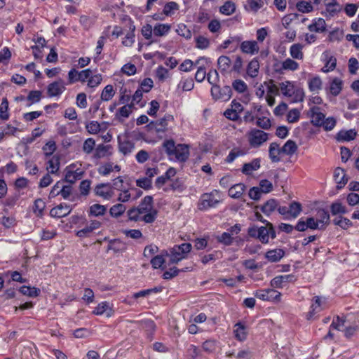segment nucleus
I'll use <instances>...</instances> for the list:
<instances>
[{
  "instance_id": "obj_30",
  "label": "nucleus",
  "mask_w": 359,
  "mask_h": 359,
  "mask_svg": "<svg viewBox=\"0 0 359 359\" xmlns=\"http://www.w3.org/2000/svg\"><path fill=\"white\" fill-rule=\"evenodd\" d=\"M260 168V159L255 158L251 162L245 163L242 168V172L246 175H250L253 171L257 170Z\"/></svg>"
},
{
  "instance_id": "obj_55",
  "label": "nucleus",
  "mask_w": 359,
  "mask_h": 359,
  "mask_svg": "<svg viewBox=\"0 0 359 359\" xmlns=\"http://www.w3.org/2000/svg\"><path fill=\"white\" fill-rule=\"evenodd\" d=\"M8 118V101L7 98L4 97L2 99V102L0 104V119L6 121Z\"/></svg>"
},
{
  "instance_id": "obj_12",
  "label": "nucleus",
  "mask_w": 359,
  "mask_h": 359,
  "mask_svg": "<svg viewBox=\"0 0 359 359\" xmlns=\"http://www.w3.org/2000/svg\"><path fill=\"white\" fill-rule=\"evenodd\" d=\"M270 236L271 238L276 237V233L271 223L267 222L266 226L259 227L257 238H259L262 243H267Z\"/></svg>"
},
{
  "instance_id": "obj_40",
  "label": "nucleus",
  "mask_w": 359,
  "mask_h": 359,
  "mask_svg": "<svg viewBox=\"0 0 359 359\" xmlns=\"http://www.w3.org/2000/svg\"><path fill=\"white\" fill-rule=\"evenodd\" d=\"M245 189L244 184H234L229 189V196L233 198H239L243 195Z\"/></svg>"
},
{
  "instance_id": "obj_7",
  "label": "nucleus",
  "mask_w": 359,
  "mask_h": 359,
  "mask_svg": "<svg viewBox=\"0 0 359 359\" xmlns=\"http://www.w3.org/2000/svg\"><path fill=\"white\" fill-rule=\"evenodd\" d=\"M210 60L205 57H198L195 61V66L198 67V69L195 74V79L197 82H202L207 77L206 69L209 67Z\"/></svg>"
},
{
  "instance_id": "obj_22",
  "label": "nucleus",
  "mask_w": 359,
  "mask_h": 359,
  "mask_svg": "<svg viewBox=\"0 0 359 359\" xmlns=\"http://www.w3.org/2000/svg\"><path fill=\"white\" fill-rule=\"evenodd\" d=\"M310 116L311 118L312 124L316 126H321L325 118V114L320 111V109L318 107H313L311 108Z\"/></svg>"
},
{
  "instance_id": "obj_43",
  "label": "nucleus",
  "mask_w": 359,
  "mask_h": 359,
  "mask_svg": "<svg viewBox=\"0 0 359 359\" xmlns=\"http://www.w3.org/2000/svg\"><path fill=\"white\" fill-rule=\"evenodd\" d=\"M303 46L300 43H294L290 48V55L295 60H303Z\"/></svg>"
},
{
  "instance_id": "obj_38",
  "label": "nucleus",
  "mask_w": 359,
  "mask_h": 359,
  "mask_svg": "<svg viewBox=\"0 0 359 359\" xmlns=\"http://www.w3.org/2000/svg\"><path fill=\"white\" fill-rule=\"evenodd\" d=\"M287 208L290 219L297 218L302 211V204L297 201H292L290 203Z\"/></svg>"
},
{
  "instance_id": "obj_63",
  "label": "nucleus",
  "mask_w": 359,
  "mask_h": 359,
  "mask_svg": "<svg viewBox=\"0 0 359 359\" xmlns=\"http://www.w3.org/2000/svg\"><path fill=\"white\" fill-rule=\"evenodd\" d=\"M102 81V76L100 74L90 75L88 80V86L91 88L97 87Z\"/></svg>"
},
{
  "instance_id": "obj_46",
  "label": "nucleus",
  "mask_w": 359,
  "mask_h": 359,
  "mask_svg": "<svg viewBox=\"0 0 359 359\" xmlns=\"http://www.w3.org/2000/svg\"><path fill=\"white\" fill-rule=\"evenodd\" d=\"M322 300L319 297L313 298V302L311 306V311L307 314V318L310 320L316 313L321 310Z\"/></svg>"
},
{
  "instance_id": "obj_52",
  "label": "nucleus",
  "mask_w": 359,
  "mask_h": 359,
  "mask_svg": "<svg viewBox=\"0 0 359 359\" xmlns=\"http://www.w3.org/2000/svg\"><path fill=\"white\" fill-rule=\"evenodd\" d=\"M46 208V203L41 198L35 200L33 205V212L37 217H41L43 214V210Z\"/></svg>"
},
{
  "instance_id": "obj_23",
  "label": "nucleus",
  "mask_w": 359,
  "mask_h": 359,
  "mask_svg": "<svg viewBox=\"0 0 359 359\" xmlns=\"http://www.w3.org/2000/svg\"><path fill=\"white\" fill-rule=\"evenodd\" d=\"M133 104H126L119 108L116 114L115 118L119 121L123 123L126 118H128L133 111Z\"/></svg>"
},
{
  "instance_id": "obj_16",
  "label": "nucleus",
  "mask_w": 359,
  "mask_h": 359,
  "mask_svg": "<svg viewBox=\"0 0 359 359\" xmlns=\"http://www.w3.org/2000/svg\"><path fill=\"white\" fill-rule=\"evenodd\" d=\"M65 90V83L62 79L50 83L47 88V93L49 97H55L61 95Z\"/></svg>"
},
{
  "instance_id": "obj_39",
  "label": "nucleus",
  "mask_w": 359,
  "mask_h": 359,
  "mask_svg": "<svg viewBox=\"0 0 359 359\" xmlns=\"http://www.w3.org/2000/svg\"><path fill=\"white\" fill-rule=\"evenodd\" d=\"M285 252L282 249L269 250L266 253V258L271 262H277L284 256Z\"/></svg>"
},
{
  "instance_id": "obj_3",
  "label": "nucleus",
  "mask_w": 359,
  "mask_h": 359,
  "mask_svg": "<svg viewBox=\"0 0 359 359\" xmlns=\"http://www.w3.org/2000/svg\"><path fill=\"white\" fill-rule=\"evenodd\" d=\"M220 201V192L217 190H213L210 193H205L201 195L198 207L200 210H208L210 208H215Z\"/></svg>"
},
{
  "instance_id": "obj_44",
  "label": "nucleus",
  "mask_w": 359,
  "mask_h": 359,
  "mask_svg": "<svg viewBox=\"0 0 359 359\" xmlns=\"http://www.w3.org/2000/svg\"><path fill=\"white\" fill-rule=\"evenodd\" d=\"M141 33L146 40H151V43L156 41V39H153L154 38V27L151 25L146 24L143 25L141 29Z\"/></svg>"
},
{
  "instance_id": "obj_53",
  "label": "nucleus",
  "mask_w": 359,
  "mask_h": 359,
  "mask_svg": "<svg viewBox=\"0 0 359 359\" xmlns=\"http://www.w3.org/2000/svg\"><path fill=\"white\" fill-rule=\"evenodd\" d=\"M115 95L114 87L111 85L106 86L101 93V99L103 101L107 102L112 99Z\"/></svg>"
},
{
  "instance_id": "obj_58",
  "label": "nucleus",
  "mask_w": 359,
  "mask_h": 359,
  "mask_svg": "<svg viewBox=\"0 0 359 359\" xmlns=\"http://www.w3.org/2000/svg\"><path fill=\"white\" fill-rule=\"evenodd\" d=\"M20 292L24 295H27L31 297H37L40 293V290L34 287H31L29 286H22L20 288Z\"/></svg>"
},
{
  "instance_id": "obj_26",
  "label": "nucleus",
  "mask_w": 359,
  "mask_h": 359,
  "mask_svg": "<svg viewBox=\"0 0 359 359\" xmlns=\"http://www.w3.org/2000/svg\"><path fill=\"white\" fill-rule=\"evenodd\" d=\"M120 170H121V168L119 165H114L112 163L108 162V163L101 165L98 168L97 172L100 175H101L102 176H107L113 171L115 170L116 172H119Z\"/></svg>"
},
{
  "instance_id": "obj_25",
  "label": "nucleus",
  "mask_w": 359,
  "mask_h": 359,
  "mask_svg": "<svg viewBox=\"0 0 359 359\" xmlns=\"http://www.w3.org/2000/svg\"><path fill=\"white\" fill-rule=\"evenodd\" d=\"M326 15L333 17L341 10V6L336 0H325Z\"/></svg>"
},
{
  "instance_id": "obj_51",
  "label": "nucleus",
  "mask_w": 359,
  "mask_h": 359,
  "mask_svg": "<svg viewBox=\"0 0 359 359\" xmlns=\"http://www.w3.org/2000/svg\"><path fill=\"white\" fill-rule=\"evenodd\" d=\"M236 11V4L231 1H226L219 8L221 13L230 15Z\"/></svg>"
},
{
  "instance_id": "obj_24",
  "label": "nucleus",
  "mask_w": 359,
  "mask_h": 359,
  "mask_svg": "<svg viewBox=\"0 0 359 359\" xmlns=\"http://www.w3.org/2000/svg\"><path fill=\"white\" fill-rule=\"evenodd\" d=\"M233 334L235 338L239 341H244L248 337L247 327L241 322L234 325Z\"/></svg>"
},
{
  "instance_id": "obj_8",
  "label": "nucleus",
  "mask_w": 359,
  "mask_h": 359,
  "mask_svg": "<svg viewBox=\"0 0 359 359\" xmlns=\"http://www.w3.org/2000/svg\"><path fill=\"white\" fill-rule=\"evenodd\" d=\"M211 95L213 99L216 100H221L223 102L230 100L232 95V90L230 86H225L222 88L217 86H212Z\"/></svg>"
},
{
  "instance_id": "obj_28",
  "label": "nucleus",
  "mask_w": 359,
  "mask_h": 359,
  "mask_svg": "<svg viewBox=\"0 0 359 359\" xmlns=\"http://www.w3.org/2000/svg\"><path fill=\"white\" fill-rule=\"evenodd\" d=\"M345 171L341 168H337L334 172V178L337 184V189H340L347 183L348 180L345 178Z\"/></svg>"
},
{
  "instance_id": "obj_14",
  "label": "nucleus",
  "mask_w": 359,
  "mask_h": 359,
  "mask_svg": "<svg viewBox=\"0 0 359 359\" xmlns=\"http://www.w3.org/2000/svg\"><path fill=\"white\" fill-rule=\"evenodd\" d=\"M95 193L106 200H110L115 196L114 191L111 190V183L97 184L95 188Z\"/></svg>"
},
{
  "instance_id": "obj_54",
  "label": "nucleus",
  "mask_w": 359,
  "mask_h": 359,
  "mask_svg": "<svg viewBox=\"0 0 359 359\" xmlns=\"http://www.w3.org/2000/svg\"><path fill=\"white\" fill-rule=\"evenodd\" d=\"M165 256H166L165 251H163L161 255L154 256L150 262L152 267L156 269L161 268L165 262Z\"/></svg>"
},
{
  "instance_id": "obj_1",
  "label": "nucleus",
  "mask_w": 359,
  "mask_h": 359,
  "mask_svg": "<svg viewBox=\"0 0 359 359\" xmlns=\"http://www.w3.org/2000/svg\"><path fill=\"white\" fill-rule=\"evenodd\" d=\"M280 90L284 96L290 98L291 102H302L304 97V90L294 82L285 81L280 83Z\"/></svg>"
},
{
  "instance_id": "obj_17",
  "label": "nucleus",
  "mask_w": 359,
  "mask_h": 359,
  "mask_svg": "<svg viewBox=\"0 0 359 359\" xmlns=\"http://www.w3.org/2000/svg\"><path fill=\"white\" fill-rule=\"evenodd\" d=\"M72 210L71 206L67 203H60L50 210V215L53 217L61 218L67 216Z\"/></svg>"
},
{
  "instance_id": "obj_56",
  "label": "nucleus",
  "mask_w": 359,
  "mask_h": 359,
  "mask_svg": "<svg viewBox=\"0 0 359 359\" xmlns=\"http://www.w3.org/2000/svg\"><path fill=\"white\" fill-rule=\"evenodd\" d=\"M309 88L312 92L318 93L322 88V81L319 76H315L309 81Z\"/></svg>"
},
{
  "instance_id": "obj_61",
  "label": "nucleus",
  "mask_w": 359,
  "mask_h": 359,
  "mask_svg": "<svg viewBox=\"0 0 359 359\" xmlns=\"http://www.w3.org/2000/svg\"><path fill=\"white\" fill-rule=\"evenodd\" d=\"M95 141L94 140V139L89 137L84 141L82 149L85 154H90L95 149Z\"/></svg>"
},
{
  "instance_id": "obj_10",
  "label": "nucleus",
  "mask_w": 359,
  "mask_h": 359,
  "mask_svg": "<svg viewBox=\"0 0 359 359\" xmlns=\"http://www.w3.org/2000/svg\"><path fill=\"white\" fill-rule=\"evenodd\" d=\"M173 120V116L166 114L162 118L151 122L149 127L151 130H154L157 133H164L168 129V123L172 122Z\"/></svg>"
},
{
  "instance_id": "obj_35",
  "label": "nucleus",
  "mask_w": 359,
  "mask_h": 359,
  "mask_svg": "<svg viewBox=\"0 0 359 359\" xmlns=\"http://www.w3.org/2000/svg\"><path fill=\"white\" fill-rule=\"evenodd\" d=\"M277 208L278 201L276 199H270L260 207V210L264 215L269 216Z\"/></svg>"
},
{
  "instance_id": "obj_27",
  "label": "nucleus",
  "mask_w": 359,
  "mask_h": 359,
  "mask_svg": "<svg viewBox=\"0 0 359 359\" xmlns=\"http://www.w3.org/2000/svg\"><path fill=\"white\" fill-rule=\"evenodd\" d=\"M259 62L257 58H253L248 65L246 73L248 76L255 78L258 76L259 72Z\"/></svg>"
},
{
  "instance_id": "obj_6",
  "label": "nucleus",
  "mask_w": 359,
  "mask_h": 359,
  "mask_svg": "<svg viewBox=\"0 0 359 359\" xmlns=\"http://www.w3.org/2000/svg\"><path fill=\"white\" fill-rule=\"evenodd\" d=\"M255 297L263 300L272 302H279L280 301L281 293L274 289L258 290L255 292Z\"/></svg>"
},
{
  "instance_id": "obj_47",
  "label": "nucleus",
  "mask_w": 359,
  "mask_h": 359,
  "mask_svg": "<svg viewBox=\"0 0 359 359\" xmlns=\"http://www.w3.org/2000/svg\"><path fill=\"white\" fill-rule=\"evenodd\" d=\"M107 208L104 205L100 204H94L90 207L88 215L89 216H102L105 214Z\"/></svg>"
},
{
  "instance_id": "obj_4",
  "label": "nucleus",
  "mask_w": 359,
  "mask_h": 359,
  "mask_svg": "<svg viewBox=\"0 0 359 359\" xmlns=\"http://www.w3.org/2000/svg\"><path fill=\"white\" fill-rule=\"evenodd\" d=\"M248 143L252 148L261 147L269 139V134L259 129H252L247 135Z\"/></svg>"
},
{
  "instance_id": "obj_29",
  "label": "nucleus",
  "mask_w": 359,
  "mask_h": 359,
  "mask_svg": "<svg viewBox=\"0 0 359 359\" xmlns=\"http://www.w3.org/2000/svg\"><path fill=\"white\" fill-rule=\"evenodd\" d=\"M299 64L291 58H287L280 64V67L277 69V72H283V71H295L299 69Z\"/></svg>"
},
{
  "instance_id": "obj_5",
  "label": "nucleus",
  "mask_w": 359,
  "mask_h": 359,
  "mask_svg": "<svg viewBox=\"0 0 359 359\" xmlns=\"http://www.w3.org/2000/svg\"><path fill=\"white\" fill-rule=\"evenodd\" d=\"M84 174L83 170L72 163L66 167L65 170V180L66 182L74 184L82 178Z\"/></svg>"
},
{
  "instance_id": "obj_62",
  "label": "nucleus",
  "mask_w": 359,
  "mask_h": 359,
  "mask_svg": "<svg viewBox=\"0 0 359 359\" xmlns=\"http://www.w3.org/2000/svg\"><path fill=\"white\" fill-rule=\"evenodd\" d=\"M297 10L302 13H307L313 11V7L310 2L301 1L297 3Z\"/></svg>"
},
{
  "instance_id": "obj_2",
  "label": "nucleus",
  "mask_w": 359,
  "mask_h": 359,
  "mask_svg": "<svg viewBox=\"0 0 359 359\" xmlns=\"http://www.w3.org/2000/svg\"><path fill=\"white\" fill-rule=\"evenodd\" d=\"M192 246L189 243H184L181 245H175L170 251L168 252L165 251V254L166 257H169L170 258V264H177L181 260L186 259L188 253L191 251Z\"/></svg>"
},
{
  "instance_id": "obj_57",
  "label": "nucleus",
  "mask_w": 359,
  "mask_h": 359,
  "mask_svg": "<svg viewBox=\"0 0 359 359\" xmlns=\"http://www.w3.org/2000/svg\"><path fill=\"white\" fill-rule=\"evenodd\" d=\"M333 223L335 225L340 226L343 229H347L348 228L351 226L353 224L351 221L349 219H348L346 217H341V216H339V217H337L336 218H334L333 219Z\"/></svg>"
},
{
  "instance_id": "obj_13",
  "label": "nucleus",
  "mask_w": 359,
  "mask_h": 359,
  "mask_svg": "<svg viewBox=\"0 0 359 359\" xmlns=\"http://www.w3.org/2000/svg\"><path fill=\"white\" fill-rule=\"evenodd\" d=\"M239 44L240 49L243 53L254 55L257 54L259 51V47L257 41H241Z\"/></svg>"
},
{
  "instance_id": "obj_60",
  "label": "nucleus",
  "mask_w": 359,
  "mask_h": 359,
  "mask_svg": "<svg viewBox=\"0 0 359 359\" xmlns=\"http://www.w3.org/2000/svg\"><path fill=\"white\" fill-rule=\"evenodd\" d=\"M126 210V207L121 203L114 205L109 210L112 217H118L121 216Z\"/></svg>"
},
{
  "instance_id": "obj_49",
  "label": "nucleus",
  "mask_w": 359,
  "mask_h": 359,
  "mask_svg": "<svg viewBox=\"0 0 359 359\" xmlns=\"http://www.w3.org/2000/svg\"><path fill=\"white\" fill-rule=\"evenodd\" d=\"M297 149L296 143L292 140H287L281 148L283 154L291 156L294 154Z\"/></svg>"
},
{
  "instance_id": "obj_48",
  "label": "nucleus",
  "mask_w": 359,
  "mask_h": 359,
  "mask_svg": "<svg viewBox=\"0 0 359 359\" xmlns=\"http://www.w3.org/2000/svg\"><path fill=\"white\" fill-rule=\"evenodd\" d=\"M342 89V81L339 78H334L330 83V91L334 96L338 95Z\"/></svg>"
},
{
  "instance_id": "obj_36",
  "label": "nucleus",
  "mask_w": 359,
  "mask_h": 359,
  "mask_svg": "<svg viewBox=\"0 0 359 359\" xmlns=\"http://www.w3.org/2000/svg\"><path fill=\"white\" fill-rule=\"evenodd\" d=\"M269 158L272 162H278L280 158L279 155L282 153L281 148L279 147V144L276 142H272L269 146Z\"/></svg>"
},
{
  "instance_id": "obj_21",
  "label": "nucleus",
  "mask_w": 359,
  "mask_h": 359,
  "mask_svg": "<svg viewBox=\"0 0 359 359\" xmlns=\"http://www.w3.org/2000/svg\"><path fill=\"white\" fill-rule=\"evenodd\" d=\"M154 39L165 37L171 31L172 26L168 23H156L154 26Z\"/></svg>"
},
{
  "instance_id": "obj_31",
  "label": "nucleus",
  "mask_w": 359,
  "mask_h": 359,
  "mask_svg": "<svg viewBox=\"0 0 359 359\" xmlns=\"http://www.w3.org/2000/svg\"><path fill=\"white\" fill-rule=\"evenodd\" d=\"M231 65V60L226 55H222L217 59V67L222 73L229 72Z\"/></svg>"
},
{
  "instance_id": "obj_19",
  "label": "nucleus",
  "mask_w": 359,
  "mask_h": 359,
  "mask_svg": "<svg viewBox=\"0 0 359 359\" xmlns=\"http://www.w3.org/2000/svg\"><path fill=\"white\" fill-rule=\"evenodd\" d=\"M294 276L292 274L277 276L271 280V286L274 288H282L284 283L294 282Z\"/></svg>"
},
{
  "instance_id": "obj_50",
  "label": "nucleus",
  "mask_w": 359,
  "mask_h": 359,
  "mask_svg": "<svg viewBox=\"0 0 359 359\" xmlns=\"http://www.w3.org/2000/svg\"><path fill=\"white\" fill-rule=\"evenodd\" d=\"M180 6L175 1H170L165 4L163 13L165 16H171L176 11H178Z\"/></svg>"
},
{
  "instance_id": "obj_37",
  "label": "nucleus",
  "mask_w": 359,
  "mask_h": 359,
  "mask_svg": "<svg viewBox=\"0 0 359 359\" xmlns=\"http://www.w3.org/2000/svg\"><path fill=\"white\" fill-rule=\"evenodd\" d=\"M323 59L325 62V66L322 68L323 72H329L336 67L337 60L334 57L323 53Z\"/></svg>"
},
{
  "instance_id": "obj_9",
  "label": "nucleus",
  "mask_w": 359,
  "mask_h": 359,
  "mask_svg": "<svg viewBox=\"0 0 359 359\" xmlns=\"http://www.w3.org/2000/svg\"><path fill=\"white\" fill-rule=\"evenodd\" d=\"M137 208L143 215L147 214H153L154 215V222L156 220L158 215V211L153 207L152 196H145Z\"/></svg>"
},
{
  "instance_id": "obj_42",
  "label": "nucleus",
  "mask_w": 359,
  "mask_h": 359,
  "mask_svg": "<svg viewBox=\"0 0 359 359\" xmlns=\"http://www.w3.org/2000/svg\"><path fill=\"white\" fill-rule=\"evenodd\" d=\"M308 28L311 32H323L326 29V23L324 19L318 18L314 20Z\"/></svg>"
},
{
  "instance_id": "obj_32",
  "label": "nucleus",
  "mask_w": 359,
  "mask_h": 359,
  "mask_svg": "<svg viewBox=\"0 0 359 359\" xmlns=\"http://www.w3.org/2000/svg\"><path fill=\"white\" fill-rule=\"evenodd\" d=\"M247 4L245 6V11L256 13L259 9L264 7V1L263 0H247Z\"/></svg>"
},
{
  "instance_id": "obj_11",
  "label": "nucleus",
  "mask_w": 359,
  "mask_h": 359,
  "mask_svg": "<svg viewBox=\"0 0 359 359\" xmlns=\"http://www.w3.org/2000/svg\"><path fill=\"white\" fill-rule=\"evenodd\" d=\"M128 219L134 222L142 221L147 224L154 222V215L153 214L142 215L137 208H133L128 211Z\"/></svg>"
},
{
  "instance_id": "obj_15",
  "label": "nucleus",
  "mask_w": 359,
  "mask_h": 359,
  "mask_svg": "<svg viewBox=\"0 0 359 359\" xmlns=\"http://www.w3.org/2000/svg\"><path fill=\"white\" fill-rule=\"evenodd\" d=\"M114 309L112 305L108 302H102L93 311V313L96 316L105 315L107 318H110L114 315Z\"/></svg>"
},
{
  "instance_id": "obj_64",
  "label": "nucleus",
  "mask_w": 359,
  "mask_h": 359,
  "mask_svg": "<svg viewBox=\"0 0 359 359\" xmlns=\"http://www.w3.org/2000/svg\"><path fill=\"white\" fill-rule=\"evenodd\" d=\"M86 128L90 134H97L101 130V125L95 121L88 122Z\"/></svg>"
},
{
  "instance_id": "obj_45",
  "label": "nucleus",
  "mask_w": 359,
  "mask_h": 359,
  "mask_svg": "<svg viewBox=\"0 0 359 359\" xmlns=\"http://www.w3.org/2000/svg\"><path fill=\"white\" fill-rule=\"evenodd\" d=\"M318 220L319 224L322 226L323 229L325 228V225L327 224L330 221V215L327 211L324 209H320L317 212L315 217Z\"/></svg>"
},
{
  "instance_id": "obj_18",
  "label": "nucleus",
  "mask_w": 359,
  "mask_h": 359,
  "mask_svg": "<svg viewBox=\"0 0 359 359\" xmlns=\"http://www.w3.org/2000/svg\"><path fill=\"white\" fill-rule=\"evenodd\" d=\"M189 156V150L187 144H179L176 146L172 158L176 160L184 162Z\"/></svg>"
},
{
  "instance_id": "obj_34",
  "label": "nucleus",
  "mask_w": 359,
  "mask_h": 359,
  "mask_svg": "<svg viewBox=\"0 0 359 359\" xmlns=\"http://www.w3.org/2000/svg\"><path fill=\"white\" fill-rule=\"evenodd\" d=\"M217 348H220V343L215 339H207L202 344L203 350L208 353H215Z\"/></svg>"
},
{
  "instance_id": "obj_59",
  "label": "nucleus",
  "mask_w": 359,
  "mask_h": 359,
  "mask_svg": "<svg viewBox=\"0 0 359 359\" xmlns=\"http://www.w3.org/2000/svg\"><path fill=\"white\" fill-rule=\"evenodd\" d=\"M207 80L212 86H217L219 81L218 72L216 69H210L207 74Z\"/></svg>"
},
{
  "instance_id": "obj_33",
  "label": "nucleus",
  "mask_w": 359,
  "mask_h": 359,
  "mask_svg": "<svg viewBox=\"0 0 359 359\" xmlns=\"http://www.w3.org/2000/svg\"><path fill=\"white\" fill-rule=\"evenodd\" d=\"M356 132L354 130H341L337 134V140L339 142H348L356 137Z\"/></svg>"
},
{
  "instance_id": "obj_41",
  "label": "nucleus",
  "mask_w": 359,
  "mask_h": 359,
  "mask_svg": "<svg viewBox=\"0 0 359 359\" xmlns=\"http://www.w3.org/2000/svg\"><path fill=\"white\" fill-rule=\"evenodd\" d=\"M60 164L58 157L55 156H51L47 162L46 169L48 171V173L55 175L57 174L60 168Z\"/></svg>"
},
{
  "instance_id": "obj_20",
  "label": "nucleus",
  "mask_w": 359,
  "mask_h": 359,
  "mask_svg": "<svg viewBox=\"0 0 359 359\" xmlns=\"http://www.w3.org/2000/svg\"><path fill=\"white\" fill-rule=\"evenodd\" d=\"M118 149L123 155H128L133 152L135 149L134 143L128 140L126 137H121L118 136Z\"/></svg>"
}]
</instances>
